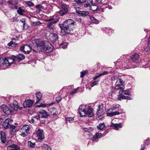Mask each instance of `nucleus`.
Wrapping results in <instances>:
<instances>
[{"label":"nucleus","instance_id":"39","mask_svg":"<svg viewBox=\"0 0 150 150\" xmlns=\"http://www.w3.org/2000/svg\"><path fill=\"white\" fill-rule=\"evenodd\" d=\"M28 146L30 148H33L35 147V143H32L31 141H29L28 142Z\"/></svg>","mask_w":150,"mask_h":150},{"label":"nucleus","instance_id":"45","mask_svg":"<svg viewBox=\"0 0 150 150\" xmlns=\"http://www.w3.org/2000/svg\"><path fill=\"white\" fill-rule=\"evenodd\" d=\"M124 99V96L122 94H120L118 96L117 99L119 100H121V99Z\"/></svg>","mask_w":150,"mask_h":150},{"label":"nucleus","instance_id":"32","mask_svg":"<svg viewBox=\"0 0 150 150\" xmlns=\"http://www.w3.org/2000/svg\"><path fill=\"white\" fill-rule=\"evenodd\" d=\"M105 127V125L104 123L99 124L97 126V129L100 130H102Z\"/></svg>","mask_w":150,"mask_h":150},{"label":"nucleus","instance_id":"28","mask_svg":"<svg viewBox=\"0 0 150 150\" xmlns=\"http://www.w3.org/2000/svg\"><path fill=\"white\" fill-rule=\"evenodd\" d=\"M16 39L15 38H13L12 39V41H11L7 45L9 47H14L17 44H16V42L13 41V40H15Z\"/></svg>","mask_w":150,"mask_h":150},{"label":"nucleus","instance_id":"23","mask_svg":"<svg viewBox=\"0 0 150 150\" xmlns=\"http://www.w3.org/2000/svg\"><path fill=\"white\" fill-rule=\"evenodd\" d=\"M25 59L24 55L21 54H18L16 57L15 60H17L19 62L21 60H23Z\"/></svg>","mask_w":150,"mask_h":150},{"label":"nucleus","instance_id":"35","mask_svg":"<svg viewBox=\"0 0 150 150\" xmlns=\"http://www.w3.org/2000/svg\"><path fill=\"white\" fill-rule=\"evenodd\" d=\"M5 59L0 58V67L3 66H5Z\"/></svg>","mask_w":150,"mask_h":150},{"label":"nucleus","instance_id":"30","mask_svg":"<svg viewBox=\"0 0 150 150\" xmlns=\"http://www.w3.org/2000/svg\"><path fill=\"white\" fill-rule=\"evenodd\" d=\"M119 93L120 94H124L125 95H130L131 94L130 93L128 90L123 91V90H122L120 91H119Z\"/></svg>","mask_w":150,"mask_h":150},{"label":"nucleus","instance_id":"24","mask_svg":"<svg viewBox=\"0 0 150 150\" xmlns=\"http://www.w3.org/2000/svg\"><path fill=\"white\" fill-rule=\"evenodd\" d=\"M89 17L92 22L94 24H98L99 23V21L97 19L95 18L92 15H90Z\"/></svg>","mask_w":150,"mask_h":150},{"label":"nucleus","instance_id":"36","mask_svg":"<svg viewBox=\"0 0 150 150\" xmlns=\"http://www.w3.org/2000/svg\"><path fill=\"white\" fill-rule=\"evenodd\" d=\"M36 97L37 98L36 103H38L40 100L42 94L40 92H38L36 94Z\"/></svg>","mask_w":150,"mask_h":150},{"label":"nucleus","instance_id":"16","mask_svg":"<svg viewBox=\"0 0 150 150\" xmlns=\"http://www.w3.org/2000/svg\"><path fill=\"white\" fill-rule=\"evenodd\" d=\"M38 113L40 115L42 118H47L49 115L47 112L45 110H41L39 111Z\"/></svg>","mask_w":150,"mask_h":150},{"label":"nucleus","instance_id":"59","mask_svg":"<svg viewBox=\"0 0 150 150\" xmlns=\"http://www.w3.org/2000/svg\"><path fill=\"white\" fill-rule=\"evenodd\" d=\"M34 117L35 118V119H36L37 120H38L40 118V115L38 114V115L35 116Z\"/></svg>","mask_w":150,"mask_h":150},{"label":"nucleus","instance_id":"14","mask_svg":"<svg viewBox=\"0 0 150 150\" xmlns=\"http://www.w3.org/2000/svg\"><path fill=\"white\" fill-rule=\"evenodd\" d=\"M5 59V66L7 67L10 66L15 60L10 57H6Z\"/></svg>","mask_w":150,"mask_h":150},{"label":"nucleus","instance_id":"54","mask_svg":"<svg viewBox=\"0 0 150 150\" xmlns=\"http://www.w3.org/2000/svg\"><path fill=\"white\" fill-rule=\"evenodd\" d=\"M35 118L34 117H33L31 119L30 121V123H34L35 122Z\"/></svg>","mask_w":150,"mask_h":150},{"label":"nucleus","instance_id":"12","mask_svg":"<svg viewBox=\"0 0 150 150\" xmlns=\"http://www.w3.org/2000/svg\"><path fill=\"white\" fill-rule=\"evenodd\" d=\"M67 6L65 4H63L62 5V9L59 11V14L62 16L66 14L68 12Z\"/></svg>","mask_w":150,"mask_h":150},{"label":"nucleus","instance_id":"25","mask_svg":"<svg viewBox=\"0 0 150 150\" xmlns=\"http://www.w3.org/2000/svg\"><path fill=\"white\" fill-rule=\"evenodd\" d=\"M112 126L114 127V129L116 130L122 127V125L121 123L112 124Z\"/></svg>","mask_w":150,"mask_h":150},{"label":"nucleus","instance_id":"43","mask_svg":"<svg viewBox=\"0 0 150 150\" xmlns=\"http://www.w3.org/2000/svg\"><path fill=\"white\" fill-rule=\"evenodd\" d=\"M98 7L96 5H93L90 7V9L93 11H95L97 9Z\"/></svg>","mask_w":150,"mask_h":150},{"label":"nucleus","instance_id":"8","mask_svg":"<svg viewBox=\"0 0 150 150\" xmlns=\"http://www.w3.org/2000/svg\"><path fill=\"white\" fill-rule=\"evenodd\" d=\"M32 48H34L33 47H30L28 45H25L21 47L20 49L24 53L26 54H29L32 50Z\"/></svg>","mask_w":150,"mask_h":150},{"label":"nucleus","instance_id":"62","mask_svg":"<svg viewBox=\"0 0 150 150\" xmlns=\"http://www.w3.org/2000/svg\"><path fill=\"white\" fill-rule=\"evenodd\" d=\"M145 144H143L141 145V149L140 150H144L145 147Z\"/></svg>","mask_w":150,"mask_h":150},{"label":"nucleus","instance_id":"20","mask_svg":"<svg viewBox=\"0 0 150 150\" xmlns=\"http://www.w3.org/2000/svg\"><path fill=\"white\" fill-rule=\"evenodd\" d=\"M115 88L117 90H120V91H121L124 89L125 86L124 85L120 84L116 82L115 84Z\"/></svg>","mask_w":150,"mask_h":150},{"label":"nucleus","instance_id":"42","mask_svg":"<svg viewBox=\"0 0 150 150\" xmlns=\"http://www.w3.org/2000/svg\"><path fill=\"white\" fill-rule=\"evenodd\" d=\"M86 0H74L78 4H79L85 2Z\"/></svg>","mask_w":150,"mask_h":150},{"label":"nucleus","instance_id":"53","mask_svg":"<svg viewBox=\"0 0 150 150\" xmlns=\"http://www.w3.org/2000/svg\"><path fill=\"white\" fill-rule=\"evenodd\" d=\"M101 114H100L99 115H97V116H98V117L99 119V120H102V118L103 117V115H102V113Z\"/></svg>","mask_w":150,"mask_h":150},{"label":"nucleus","instance_id":"2","mask_svg":"<svg viewBox=\"0 0 150 150\" xmlns=\"http://www.w3.org/2000/svg\"><path fill=\"white\" fill-rule=\"evenodd\" d=\"M79 112L81 117H85L87 115L91 117L93 116V110L90 106L88 107L85 105H82L79 108Z\"/></svg>","mask_w":150,"mask_h":150},{"label":"nucleus","instance_id":"37","mask_svg":"<svg viewBox=\"0 0 150 150\" xmlns=\"http://www.w3.org/2000/svg\"><path fill=\"white\" fill-rule=\"evenodd\" d=\"M145 51L147 52H150V36L149 37L148 41V47L144 49Z\"/></svg>","mask_w":150,"mask_h":150},{"label":"nucleus","instance_id":"3","mask_svg":"<svg viewBox=\"0 0 150 150\" xmlns=\"http://www.w3.org/2000/svg\"><path fill=\"white\" fill-rule=\"evenodd\" d=\"M18 3L17 0H11L7 2L9 6L10 7L13 9L17 10L18 13L20 15H23V13L26 12L25 9L21 7H20L18 8L16 5Z\"/></svg>","mask_w":150,"mask_h":150},{"label":"nucleus","instance_id":"29","mask_svg":"<svg viewBox=\"0 0 150 150\" xmlns=\"http://www.w3.org/2000/svg\"><path fill=\"white\" fill-rule=\"evenodd\" d=\"M78 13L83 17L86 16L89 14L88 12L84 11H79L78 12Z\"/></svg>","mask_w":150,"mask_h":150},{"label":"nucleus","instance_id":"55","mask_svg":"<svg viewBox=\"0 0 150 150\" xmlns=\"http://www.w3.org/2000/svg\"><path fill=\"white\" fill-rule=\"evenodd\" d=\"M108 74V72L107 71H105L103 73L100 74V75L101 76H102L105 75L107 74Z\"/></svg>","mask_w":150,"mask_h":150},{"label":"nucleus","instance_id":"5","mask_svg":"<svg viewBox=\"0 0 150 150\" xmlns=\"http://www.w3.org/2000/svg\"><path fill=\"white\" fill-rule=\"evenodd\" d=\"M30 128V126L28 125H23L20 130V135L23 137H25L29 134Z\"/></svg>","mask_w":150,"mask_h":150},{"label":"nucleus","instance_id":"60","mask_svg":"<svg viewBox=\"0 0 150 150\" xmlns=\"http://www.w3.org/2000/svg\"><path fill=\"white\" fill-rule=\"evenodd\" d=\"M20 21L22 23H23V26H24L25 24V18H22L21 19Z\"/></svg>","mask_w":150,"mask_h":150},{"label":"nucleus","instance_id":"33","mask_svg":"<svg viewBox=\"0 0 150 150\" xmlns=\"http://www.w3.org/2000/svg\"><path fill=\"white\" fill-rule=\"evenodd\" d=\"M42 24V23L40 21L37 22H32L31 23V25L33 26L39 25Z\"/></svg>","mask_w":150,"mask_h":150},{"label":"nucleus","instance_id":"56","mask_svg":"<svg viewBox=\"0 0 150 150\" xmlns=\"http://www.w3.org/2000/svg\"><path fill=\"white\" fill-rule=\"evenodd\" d=\"M42 6L40 4H38L36 6V7L39 9H41L42 8Z\"/></svg>","mask_w":150,"mask_h":150},{"label":"nucleus","instance_id":"11","mask_svg":"<svg viewBox=\"0 0 150 150\" xmlns=\"http://www.w3.org/2000/svg\"><path fill=\"white\" fill-rule=\"evenodd\" d=\"M75 23V22L73 20L68 19L63 23V25H66V26L73 28Z\"/></svg>","mask_w":150,"mask_h":150},{"label":"nucleus","instance_id":"38","mask_svg":"<svg viewBox=\"0 0 150 150\" xmlns=\"http://www.w3.org/2000/svg\"><path fill=\"white\" fill-rule=\"evenodd\" d=\"M68 44L67 42H64L60 44V47L63 49H65L67 48Z\"/></svg>","mask_w":150,"mask_h":150},{"label":"nucleus","instance_id":"17","mask_svg":"<svg viewBox=\"0 0 150 150\" xmlns=\"http://www.w3.org/2000/svg\"><path fill=\"white\" fill-rule=\"evenodd\" d=\"M11 121H12L13 120H11L9 118H7L6 119L3 123L2 125L3 127L6 129L10 127H9L11 126V125H9V122Z\"/></svg>","mask_w":150,"mask_h":150},{"label":"nucleus","instance_id":"64","mask_svg":"<svg viewBox=\"0 0 150 150\" xmlns=\"http://www.w3.org/2000/svg\"><path fill=\"white\" fill-rule=\"evenodd\" d=\"M46 105L45 104H41L40 105V106L43 108H45L46 107Z\"/></svg>","mask_w":150,"mask_h":150},{"label":"nucleus","instance_id":"49","mask_svg":"<svg viewBox=\"0 0 150 150\" xmlns=\"http://www.w3.org/2000/svg\"><path fill=\"white\" fill-rule=\"evenodd\" d=\"M78 88H78L70 92V94L72 95L75 94L76 92V91L78 90Z\"/></svg>","mask_w":150,"mask_h":150},{"label":"nucleus","instance_id":"52","mask_svg":"<svg viewBox=\"0 0 150 150\" xmlns=\"http://www.w3.org/2000/svg\"><path fill=\"white\" fill-rule=\"evenodd\" d=\"M145 143L146 144L148 145L149 144H150V140L148 138L146 142H145Z\"/></svg>","mask_w":150,"mask_h":150},{"label":"nucleus","instance_id":"41","mask_svg":"<svg viewBox=\"0 0 150 150\" xmlns=\"http://www.w3.org/2000/svg\"><path fill=\"white\" fill-rule=\"evenodd\" d=\"M116 82H117L120 84L123 85L125 83V81H123L122 79L120 78H118L117 79Z\"/></svg>","mask_w":150,"mask_h":150},{"label":"nucleus","instance_id":"13","mask_svg":"<svg viewBox=\"0 0 150 150\" xmlns=\"http://www.w3.org/2000/svg\"><path fill=\"white\" fill-rule=\"evenodd\" d=\"M50 39L53 42H55L58 39L57 35L54 33H50L49 36Z\"/></svg>","mask_w":150,"mask_h":150},{"label":"nucleus","instance_id":"48","mask_svg":"<svg viewBox=\"0 0 150 150\" xmlns=\"http://www.w3.org/2000/svg\"><path fill=\"white\" fill-rule=\"evenodd\" d=\"M62 100V98L60 96L57 97L56 98V100L57 103H59Z\"/></svg>","mask_w":150,"mask_h":150},{"label":"nucleus","instance_id":"18","mask_svg":"<svg viewBox=\"0 0 150 150\" xmlns=\"http://www.w3.org/2000/svg\"><path fill=\"white\" fill-rule=\"evenodd\" d=\"M105 108L103 105H100L98 106V108L97 109V112L96 113V115H99L103 112L105 110Z\"/></svg>","mask_w":150,"mask_h":150},{"label":"nucleus","instance_id":"26","mask_svg":"<svg viewBox=\"0 0 150 150\" xmlns=\"http://www.w3.org/2000/svg\"><path fill=\"white\" fill-rule=\"evenodd\" d=\"M139 58V55L136 53L132 55L131 57V58L133 61H136Z\"/></svg>","mask_w":150,"mask_h":150},{"label":"nucleus","instance_id":"44","mask_svg":"<svg viewBox=\"0 0 150 150\" xmlns=\"http://www.w3.org/2000/svg\"><path fill=\"white\" fill-rule=\"evenodd\" d=\"M88 73L87 71H82L81 72L80 77L83 78L85 75H86Z\"/></svg>","mask_w":150,"mask_h":150},{"label":"nucleus","instance_id":"6","mask_svg":"<svg viewBox=\"0 0 150 150\" xmlns=\"http://www.w3.org/2000/svg\"><path fill=\"white\" fill-rule=\"evenodd\" d=\"M11 142V141L10 140L6 143V145H8L7 150H19L20 149L19 147L17 145L13 144H10Z\"/></svg>","mask_w":150,"mask_h":150},{"label":"nucleus","instance_id":"4","mask_svg":"<svg viewBox=\"0 0 150 150\" xmlns=\"http://www.w3.org/2000/svg\"><path fill=\"white\" fill-rule=\"evenodd\" d=\"M120 105L117 104L113 105L107 111V116L112 117L116 115H119L122 113V110L120 108Z\"/></svg>","mask_w":150,"mask_h":150},{"label":"nucleus","instance_id":"19","mask_svg":"<svg viewBox=\"0 0 150 150\" xmlns=\"http://www.w3.org/2000/svg\"><path fill=\"white\" fill-rule=\"evenodd\" d=\"M0 139L3 144L5 143L6 141L5 133L3 131L0 132Z\"/></svg>","mask_w":150,"mask_h":150},{"label":"nucleus","instance_id":"7","mask_svg":"<svg viewBox=\"0 0 150 150\" xmlns=\"http://www.w3.org/2000/svg\"><path fill=\"white\" fill-rule=\"evenodd\" d=\"M72 28L66 25H63V27L61 28V31L62 33H64V35L71 34L73 31Z\"/></svg>","mask_w":150,"mask_h":150},{"label":"nucleus","instance_id":"40","mask_svg":"<svg viewBox=\"0 0 150 150\" xmlns=\"http://www.w3.org/2000/svg\"><path fill=\"white\" fill-rule=\"evenodd\" d=\"M74 117H67L65 118L66 121L69 122V123H71L74 120Z\"/></svg>","mask_w":150,"mask_h":150},{"label":"nucleus","instance_id":"58","mask_svg":"<svg viewBox=\"0 0 150 150\" xmlns=\"http://www.w3.org/2000/svg\"><path fill=\"white\" fill-rule=\"evenodd\" d=\"M101 76L100 75V74H99L98 75H97L95 76L94 77H93V79L94 80H96L98 77H99L100 76Z\"/></svg>","mask_w":150,"mask_h":150},{"label":"nucleus","instance_id":"15","mask_svg":"<svg viewBox=\"0 0 150 150\" xmlns=\"http://www.w3.org/2000/svg\"><path fill=\"white\" fill-rule=\"evenodd\" d=\"M34 101L31 100H26L23 102L24 108H29L32 106Z\"/></svg>","mask_w":150,"mask_h":150},{"label":"nucleus","instance_id":"22","mask_svg":"<svg viewBox=\"0 0 150 150\" xmlns=\"http://www.w3.org/2000/svg\"><path fill=\"white\" fill-rule=\"evenodd\" d=\"M49 111L51 113L49 114V115H52L53 117L55 116L57 114V112L55 108L52 107L50 108L49 110Z\"/></svg>","mask_w":150,"mask_h":150},{"label":"nucleus","instance_id":"46","mask_svg":"<svg viewBox=\"0 0 150 150\" xmlns=\"http://www.w3.org/2000/svg\"><path fill=\"white\" fill-rule=\"evenodd\" d=\"M99 80L95 81L91 83V86L92 87H93L94 86L96 85L98 83Z\"/></svg>","mask_w":150,"mask_h":150},{"label":"nucleus","instance_id":"10","mask_svg":"<svg viewBox=\"0 0 150 150\" xmlns=\"http://www.w3.org/2000/svg\"><path fill=\"white\" fill-rule=\"evenodd\" d=\"M1 108L4 113L7 115L11 114L13 112L6 105H2Z\"/></svg>","mask_w":150,"mask_h":150},{"label":"nucleus","instance_id":"34","mask_svg":"<svg viewBox=\"0 0 150 150\" xmlns=\"http://www.w3.org/2000/svg\"><path fill=\"white\" fill-rule=\"evenodd\" d=\"M58 21L59 20L58 18L54 19L53 18L47 19L46 20V21H52L53 24L57 23L58 22Z\"/></svg>","mask_w":150,"mask_h":150},{"label":"nucleus","instance_id":"21","mask_svg":"<svg viewBox=\"0 0 150 150\" xmlns=\"http://www.w3.org/2000/svg\"><path fill=\"white\" fill-rule=\"evenodd\" d=\"M10 106L14 110H17L18 108V106L17 101L14 100L12 103L10 104Z\"/></svg>","mask_w":150,"mask_h":150},{"label":"nucleus","instance_id":"47","mask_svg":"<svg viewBox=\"0 0 150 150\" xmlns=\"http://www.w3.org/2000/svg\"><path fill=\"white\" fill-rule=\"evenodd\" d=\"M47 27L48 28V29L50 31H51L52 32L54 31L55 30V28L54 26L51 27Z\"/></svg>","mask_w":150,"mask_h":150},{"label":"nucleus","instance_id":"1","mask_svg":"<svg viewBox=\"0 0 150 150\" xmlns=\"http://www.w3.org/2000/svg\"><path fill=\"white\" fill-rule=\"evenodd\" d=\"M36 46L32 48V50L35 52H38V51H44L46 53H49L52 50V47L47 46L48 42L46 41H39L37 40L36 42Z\"/></svg>","mask_w":150,"mask_h":150},{"label":"nucleus","instance_id":"27","mask_svg":"<svg viewBox=\"0 0 150 150\" xmlns=\"http://www.w3.org/2000/svg\"><path fill=\"white\" fill-rule=\"evenodd\" d=\"M42 150H51L50 147L47 144H43L42 146Z\"/></svg>","mask_w":150,"mask_h":150},{"label":"nucleus","instance_id":"9","mask_svg":"<svg viewBox=\"0 0 150 150\" xmlns=\"http://www.w3.org/2000/svg\"><path fill=\"white\" fill-rule=\"evenodd\" d=\"M36 136L38 139L42 140L44 138L43 129H39L35 132Z\"/></svg>","mask_w":150,"mask_h":150},{"label":"nucleus","instance_id":"63","mask_svg":"<svg viewBox=\"0 0 150 150\" xmlns=\"http://www.w3.org/2000/svg\"><path fill=\"white\" fill-rule=\"evenodd\" d=\"M124 99H127V100H131V98L129 96H124Z\"/></svg>","mask_w":150,"mask_h":150},{"label":"nucleus","instance_id":"57","mask_svg":"<svg viewBox=\"0 0 150 150\" xmlns=\"http://www.w3.org/2000/svg\"><path fill=\"white\" fill-rule=\"evenodd\" d=\"M84 6L85 7H90L91 6H90V4L88 3H86L84 4Z\"/></svg>","mask_w":150,"mask_h":150},{"label":"nucleus","instance_id":"31","mask_svg":"<svg viewBox=\"0 0 150 150\" xmlns=\"http://www.w3.org/2000/svg\"><path fill=\"white\" fill-rule=\"evenodd\" d=\"M102 134L101 133H98L97 132H96L95 135L93 136V139L95 140L97 138H100L101 137Z\"/></svg>","mask_w":150,"mask_h":150},{"label":"nucleus","instance_id":"51","mask_svg":"<svg viewBox=\"0 0 150 150\" xmlns=\"http://www.w3.org/2000/svg\"><path fill=\"white\" fill-rule=\"evenodd\" d=\"M5 116L4 115H2L0 116V120H3L5 118Z\"/></svg>","mask_w":150,"mask_h":150},{"label":"nucleus","instance_id":"61","mask_svg":"<svg viewBox=\"0 0 150 150\" xmlns=\"http://www.w3.org/2000/svg\"><path fill=\"white\" fill-rule=\"evenodd\" d=\"M53 24V23L52 22H51L47 24V27L53 26V25H52Z\"/></svg>","mask_w":150,"mask_h":150},{"label":"nucleus","instance_id":"50","mask_svg":"<svg viewBox=\"0 0 150 150\" xmlns=\"http://www.w3.org/2000/svg\"><path fill=\"white\" fill-rule=\"evenodd\" d=\"M27 5L29 6H33L34 5L30 1L27 2Z\"/></svg>","mask_w":150,"mask_h":150}]
</instances>
